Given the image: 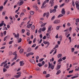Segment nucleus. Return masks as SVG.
<instances>
[{
	"mask_svg": "<svg viewBox=\"0 0 79 79\" xmlns=\"http://www.w3.org/2000/svg\"><path fill=\"white\" fill-rule=\"evenodd\" d=\"M13 55H15V57L14 58H13V60H11V61L12 62L14 61L15 60H16L17 59V56H18V55H17V54H16V52H14L13 53Z\"/></svg>",
	"mask_w": 79,
	"mask_h": 79,
	"instance_id": "obj_1",
	"label": "nucleus"
},
{
	"mask_svg": "<svg viewBox=\"0 0 79 79\" xmlns=\"http://www.w3.org/2000/svg\"><path fill=\"white\" fill-rule=\"evenodd\" d=\"M55 0H51L50 2L49 3L50 4H51V6L52 7V6H53V5H54V1Z\"/></svg>",
	"mask_w": 79,
	"mask_h": 79,
	"instance_id": "obj_2",
	"label": "nucleus"
},
{
	"mask_svg": "<svg viewBox=\"0 0 79 79\" xmlns=\"http://www.w3.org/2000/svg\"><path fill=\"white\" fill-rule=\"evenodd\" d=\"M56 9H54L52 10L51 9L50 10V13H56Z\"/></svg>",
	"mask_w": 79,
	"mask_h": 79,
	"instance_id": "obj_3",
	"label": "nucleus"
},
{
	"mask_svg": "<svg viewBox=\"0 0 79 79\" xmlns=\"http://www.w3.org/2000/svg\"><path fill=\"white\" fill-rule=\"evenodd\" d=\"M23 3H24L23 1H21L20 2H18L17 3L18 5H19V6H21L22 5Z\"/></svg>",
	"mask_w": 79,
	"mask_h": 79,
	"instance_id": "obj_4",
	"label": "nucleus"
},
{
	"mask_svg": "<svg viewBox=\"0 0 79 79\" xmlns=\"http://www.w3.org/2000/svg\"><path fill=\"white\" fill-rule=\"evenodd\" d=\"M40 31H42L43 32H44L46 30V28L44 27L43 28H41L39 29Z\"/></svg>",
	"mask_w": 79,
	"mask_h": 79,
	"instance_id": "obj_5",
	"label": "nucleus"
},
{
	"mask_svg": "<svg viewBox=\"0 0 79 79\" xmlns=\"http://www.w3.org/2000/svg\"><path fill=\"white\" fill-rule=\"evenodd\" d=\"M60 20H56L54 22V24H58V23H60Z\"/></svg>",
	"mask_w": 79,
	"mask_h": 79,
	"instance_id": "obj_6",
	"label": "nucleus"
},
{
	"mask_svg": "<svg viewBox=\"0 0 79 79\" xmlns=\"http://www.w3.org/2000/svg\"><path fill=\"white\" fill-rule=\"evenodd\" d=\"M34 55V53L30 52V53L27 54H26V56L27 57H28V56H30V55Z\"/></svg>",
	"mask_w": 79,
	"mask_h": 79,
	"instance_id": "obj_7",
	"label": "nucleus"
},
{
	"mask_svg": "<svg viewBox=\"0 0 79 79\" xmlns=\"http://www.w3.org/2000/svg\"><path fill=\"white\" fill-rule=\"evenodd\" d=\"M61 65H57L56 68V70H57H57H59V69H60V68H61Z\"/></svg>",
	"mask_w": 79,
	"mask_h": 79,
	"instance_id": "obj_8",
	"label": "nucleus"
},
{
	"mask_svg": "<svg viewBox=\"0 0 79 79\" xmlns=\"http://www.w3.org/2000/svg\"><path fill=\"white\" fill-rule=\"evenodd\" d=\"M20 66H23L24 64V62L23 61H20Z\"/></svg>",
	"mask_w": 79,
	"mask_h": 79,
	"instance_id": "obj_9",
	"label": "nucleus"
},
{
	"mask_svg": "<svg viewBox=\"0 0 79 79\" xmlns=\"http://www.w3.org/2000/svg\"><path fill=\"white\" fill-rule=\"evenodd\" d=\"M7 63V60H6L5 62H3L2 63H1L0 66H3V64H5Z\"/></svg>",
	"mask_w": 79,
	"mask_h": 79,
	"instance_id": "obj_10",
	"label": "nucleus"
},
{
	"mask_svg": "<svg viewBox=\"0 0 79 79\" xmlns=\"http://www.w3.org/2000/svg\"><path fill=\"white\" fill-rule=\"evenodd\" d=\"M65 11H64V9L63 8L62 9L61 13L62 15L65 14Z\"/></svg>",
	"mask_w": 79,
	"mask_h": 79,
	"instance_id": "obj_11",
	"label": "nucleus"
},
{
	"mask_svg": "<svg viewBox=\"0 0 79 79\" xmlns=\"http://www.w3.org/2000/svg\"><path fill=\"white\" fill-rule=\"evenodd\" d=\"M30 61L33 64H35V61L34 60L32 59H31L30 60Z\"/></svg>",
	"mask_w": 79,
	"mask_h": 79,
	"instance_id": "obj_12",
	"label": "nucleus"
},
{
	"mask_svg": "<svg viewBox=\"0 0 79 79\" xmlns=\"http://www.w3.org/2000/svg\"><path fill=\"white\" fill-rule=\"evenodd\" d=\"M79 77V74L77 73V76H74L73 77H72L71 78L74 79V78H77V77Z\"/></svg>",
	"mask_w": 79,
	"mask_h": 79,
	"instance_id": "obj_13",
	"label": "nucleus"
},
{
	"mask_svg": "<svg viewBox=\"0 0 79 79\" xmlns=\"http://www.w3.org/2000/svg\"><path fill=\"white\" fill-rule=\"evenodd\" d=\"M43 43L44 44H48V45H50V43H49V42L48 41H44Z\"/></svg>",
	"mask_w": 79,
	"mask_h": 79,
	"instance_id": "obj_14",
	"label": "nucleus"
},
{
	"mask_svg": "<svg viewBox=\"0 0 79 79\" xmlns=\"http://www.w3.org/2000/svg\"><path fill=\"white\" fill-rule=\"evenodd\" d=\"M61 70H59L57 71V73H56V75H58V74H60L61 73Z\"/></svg>",
	"mask_w": 79,
	"mask_h": 79,
	"instance_id": "obj_15",
	"label": "nucleus"
},
{
	"mask_svg": "<svg viewBox=\"0 0 79 79\" xmlns=\"http://www.w3.org/2000/svg\"><path fill=\"white\" fill-rule=\"evenodd\" d=\"M21 76V75H15L14 76V77H15V78H19V77Z\"/></svg>",
	"mask_w": 79,
	"mask_h": 79,
	"instance_id": "obj_16",
	"label": "nucleus"
},
{
	"mask_svg": "<svg viewBox=\"0 0 79 79\" xmlns=\"http://www.w3.org/2000/svg\"><path fill=\"white\" fill-rule=\"evenodd\" d=\"M31 50H32V49L31 48H28L27 50V52H31Z\"/></svg>",
	"mask_w": 79,
	"mask_h": 79,
	"instance_id": "obj_17",
	"label": "nucleus"
},
{
	"mask_svg": "<svg viewBox=\"0 0 79 79\" xmlns=\"http://www.w3.org/2000/svg\"><path fill=\"white\" fill-rule=\"evenodd\" d=\"M48 63V64H49V65H48V69H49V68H50L51 66H52V64H50V62H49Z\"/></svg>",
	"mask_w": 79,
	"mask_h": 79,
	"instance_id": "obj_18",
	"label": "nucleus"
},
{
	"mask_svg": "<svg viewBox=\"0 0 79 79\" xmlns=\"http://www.w3.org/2000/svg\"><path fill=\"white\" fill-rule=\"evenodd\" d=\"M51 28H52V26H50L48 27V30L47 31L48 32L49 31H51Z\"/></svg>",
	"mask_w": 79,
	"mask_h": 79,
	"instance_id": "obj_19",
	"label": "nucleus"
},
{
	"mask_svg": "<svg viewBox=\"0 0 79 79\" xmlns=\"http://www.w3.org/2000/svg\"><path fill=\"white\" fill-rule=\"evenodd\" d=\"M19 36V33H18L17 35L16 34L15 35V38H17Z\"/></svg>",
	"mask_w": 79,
	"mask_h": 79,
	"instance_id": "obj_20",
	"label": "nucleus"
},
{
	"mask_svg": "<svg viewBox=\"0 0 79 79\" xmlns=\"http://www.w3.org/2000/svg\"><path fill=\"white\" fill-rule=\"evenodd\" d=\"M49 15H50V13H49V12H48L46 13V18H48V16H49Z\"/></svg>",
	"mask_w": 79,
	"mask_h": 79,
	"instance_id": "obj_21",
	"label": "nucleus"
},
{
	"mask_svg": "<svg viewBox=\"0 0 79 79\" xmlns=\"http://www.w3.org/2000/svg\"><path fill=\"white\" fill-rule=\"evenodd\" d=\"M23 52H24V49H20L19 51L20 53H22Z\"/></svg>",
	"mask_w": 79,
	"mask_h": 79,
	"instance_id": "obj_22",
	"label": "nucleus"
},
{
	"mask_svg": "<svg viewBox=\"0 0 79 79\" xmlns=\"http://www.w3.org/2000/svg\"><path fill=\"white\" fill-rule=\"evenodd\" d=\"M47 24V23H44L43 24H42L41 25V27H44V26H45V25Z\"/></svg>",
	"mask_w": 79,
	"mask_h": 79,
	"instance_id": "obj_23",
	"label": "nucleus"
},
{
	"mask_svg": "<svg viewBox=\"0 0 79 79\" xmlns=\"http://www.w3.org/2000/svg\"><path fill=\"white\" fill-rule=\"evenodd\" d=\"M24 13L23 12H22L20 14V16L21 18H22V17H23V16H24Z\"/></svg>",
	"mask_w": 79,
	"mask_h": 79,
	"instance_id": "obj_24",
	"label": "nucleus"
},
{
	"mask_svg": "<svg viewBox=\"0 0 79 79\" xmlns=\"http://www.w3.org/2000/svg\"><path fill=\"white\" fill-rule=\"evenodd\" d=\"M54 67H55V65H52L50 68L51 69H54Z\"/></svg>",
	"mask_w": 79,
	"mask_h": 79,
	"instance_id": "obj_25",
	"label": "nucleus"
},
{
	"mask_svg": "<svg viewBox=\"0 0 79 79\" xmlns=\"http://www.w3.org/2000/svg\"><path fill=\"white\" fill-rule=\"evenodd\" d=\"M30 14L31 15H33L34 14V12L33 11H30Z\"/></svg>",
	"mask_w": 79,
	"mask_h": 79,
	"instance_id": "obj_26",
	"label": "nucleus"
},
{
	"mask_svg": "<svg viewBox=\"0 0 79 79\" xmlns=\"http://www.w3.org/2000/svg\"><path fill=\"white\" fill-rule=\"evenodd\" d=\"M7 2H8V0H6L5 1V2H4V4H3L4 6H5V5L6 4V3H7Z\"/></svg>",
	"mask_w": 79,
	"mask_h": 79,
	"instance_id": "obj_27",
	"label": "nucleus"
},
{
	"mask_svg": "<svg viewBox=\"0 0 79 79\" xmlns=\"http://www.w3.org/2000/svg\"><path fill=\"white\" fill-rule=\"evenodd\" d=\"M62 16H63V15H62V14H60L57 17L58 18H60V17H62Z\"/></svg>",
	"mask_w": 79,
	"mask_h": 79,
	"instance_id": "obj_28",
	"label": "nucleus"
},
{
	"mask_svg": "<svg viewBox=\"0 0 79 79\" xmlns=\"http://www.w3.org/2000/svg\"><path fill=\"white\" fill-rule=\"evenodd\" d=\"M2 29L3 31H5V30H8V28H7V27H3Z\"/></svg>",
	"mask_w": 79,
	"mask_h": 79,
	"instance_id": "obj_29",
	"label": "nucleus"
},
{
	"mask_svg": "<svg viewBox=\"0 0 79 79\" xmlns=\"http://www.w3.org/2000/svg\"><path fill=\"white\" fill-rule=\"evenodd\" d=\"M37 66H38L39 67H41V66H42L43 65L41 64V63H39L37 64Z\"/></svg>",
	"mask_w": 79,
	"mask_h": 79,
	"instance_id": "obj_30",
	"label": "nucleus"
},
{
	"mask_svg": "<svg viewBox=\"0 0 79 79\" xmlns=\"http://www.w3.org/2000/svg\"><path fill=\"white\" fill-rule=\"evenodd\" d=\"M46 35H47V39H49L50 38V35L49 34H46Z\"/></svg>",
	"mask_w": 79,
	"mask_h": 79,
	"instance_id": "obj_31",
	"label": "nucleus"
},
{
	"mask_svg": "<svg viewBox=\"0 0 79 79\" xmlns=\"http://www.w3.org/2000/svg\"><path fill=\"white\" fill-rule=\"evenodd\" d=\"M21 41H22V39L21 38H20L18 40V43H20V42H21Z\"/></svg>",
	"mask_w": 79,
	"mask_h": 79,
	"instance_id": "obj_32",
	"label": "nucleus"
},
{
	"mask_svg": "<svg viewBox=\"0 0 79 79\" xmlns=\"http://www.w3.org/2000/svg\"><path fill=\"white\" fill-rule=\"evenodd\" d=\"M61 56H62V54H58V55L57 56L58 58H60V57H61Z\"/></svg>",
	"mask_w": 79,
	"mask_h": 79,
	"instance_id": "obj_33",
	"label": "nucleus"
},
{
	"mask_svg": "<svg viewBox=\"0 0 79 79\" xmlns=\"http://www.w3.org/2000/svg\"><path fill=\"white\" fill-rule=\"evenodd\" d=\"M3 9V6H0V11H2V10Z\"/></svg>",
	"mask_w": 79,
	"mask_h": 79,
	"instance_id": "obj_34",
	"label": "nucleus"
},
{
	"mask_svg": "<svg viewBox=\"0 0 79 79\" xmlns=\"http://www.w3.org/2000/svg\"><path fill=\"white\" fill-rule=\"evenodd\" d=\"M58 45L57 44L56 46H55V47L53 48V49H55L56 48H58Z\"/></svg>",
	"mask_w": 79,
	"mask_h": 79,
	"instance_id": "obj_35",
	"label": "nucleus"
},
{
	"mask_svg": "<svg viewBox=\"0 0 79 79\" xmlns=\"http://www.w3.org/2000/svg\"><path fill=\"white\" fill-rule=\"evenodd\" d=\"M6 71H7V69H5V68H3V71L4 73L6 72Z\"/></svg>",
	"mask_w": 79,
	"mask_h": 79,
	"instance_id": "obj_36",
	"label": "nucleus"
},
{
	"mask_svg": "<svg viewBox=\"0 0 79 79\" xmlns=\"http://www.w3.org/2000/svg\"><path fill=\"white\" fill-rule=\"evenodd\" d=\"M60 27H61V26H57L56 27V30H58L59 29H60Z\"/></svg>",
	"mask_w": 79,
	"mask_h": 79,
	"instance_id": "obj_37",
	"label": "nucleus"
},
{
	"mask_svg": "<svg viewBox=\"0 0 79 79\" xmlns=\"http://www.w3.org/2000/svg\"><path fill=\"white\" fill-rule=\"evenodd\" d=\"M72 5L73 6H75V4L74 3V1H72Z\"/></svg>",
	"mask_w": 79,
	"mask_h": 79,
	"instance_id": "obj_38",
	"label": "nucleus"
},
{
	"mask_svg": "<svg viewBox=\"0 0 79 79\" xmlns=\"http://www.w3.org/2000/svg\"><path fill=\"white\" fill-rule=\"evenodd\" d=\"M31 29L32 30H34V29H35V26H34V25H33L31 27Z\"/></svg>",
	"mask_w": 79,
	"mask_h": 79,
	"instance_id": "obj_39",
	"label": "nucleus"
},
{
	"mask_svg": "<svg viewBox=\"0 0 79 79\" xmlns=\"http://www.w3.org/2000/svg\"><path fill=\"white\" fill-rule=\"evenodd\" d=\"M69 40L70 42H71V41H72V40H71V37H69Z\"/></svg>",
	"mask_w": 79,
	"mask_h": 79,
	"instance_id": "obj_40",
	"label": "nucleus"
},
{
	"mask_svg": "<svg viewBox=\"0 0 79 79\" xmlns=\"http://www.w3.org/2000/svg\"><path fill=\"white\" fill-rule=\"evenodd\" d=\"M13 42H14V41L13 40L10 41L9 42V44H12V43H13Z\"/></svg>",
	"mask_w": 79,
	"mask_h": 79,
	"instance_id": "obj_41",
	"label": "nucleus"
},
{
	"mask_svg": "<svg viewBox=\"0 0 79 79\" xmlns=\"http://www.w3.org/2000/svg\"><path fill=\"white\" fill-rule=\"evenodd\" d=\"M50 74H48L46 76V77H50Z\"/></svg>",
	"mask_w": 79,
	"mask_h": 79,
	"instance_id": "obj_42",
	"label": "nucleus"
},
{
	"mask_svg": "<svg viewBox=\"0 0 79 79\" xmlns=\"http://www.w3.org/2000/svg\"><path fill=\"white\" fill-rule=\"evenodd\" d=\"M38 2V5H40V0H37Z\"/></svg>",
	"mask_w": 79,
	"mask_h": 79,
	"instance_id": "obj_43",
	"label": "nucleus"
},
{
	"mask_svg": "<svg viewBox=\"0 0 79 79\" xmlns=\"http://www.w3.org/2000/svg\"><path fill=\"white\" fill-rule=\"evenodd\" d=\"M6 77H8V76H11V74H6Z\"/></svg>",
	"mask_w": 79,
	"mask_h": 79,
	"instance_id": "obj_44",
	"label": "nucleus"
},
{
	"mask_svg": "<svg viewBox=\"0 0 79 79\" xmlns=\"http://www.w3.org/2000/svg\"><path fill=\"white\" fill-rule=\"evenodd\" d=\"M74 48H71V50H72V52H74Z\"/></svg>",
	"mask_w": 79,
	"mask_h": 79,
	"instance_id": "obj_45",
	"label": "nucleus"
},
{
	"mask_svg": "<svg viewBox=\"0 0 79 79\" xmlns=\"http://www.w3.org/2000/svg\"><path fill=\"white\" fill-rule=\"evenodd\" d=\"M44 60V58L41 59L39 60V62H41V61H43Z\"/></svg>",
	"mask_w": 79,
	"mask_h": 79,
	"instance_id": "obj_46",
	"label": "nucleus"
},
{
	"mask_svg": "<svg viewBox=\"0 0 79 79\" xmlns=\"http://www.w3.org/2000/svg\"><path fill=\"white\" fill-rule=\"evenodd\" d=\"M72 76H73L72 75H69L67 76V77H72Z\"/></svg>",
	"mask_w": 79,
	"mask_h": 79,
	"instance_id": "obj_47",
	"label": "nucleus"
},
{
	"mask_svg": "<svg viewBox=\"0 0 79 79\" xmlns=\"http://www.w3.org/2000/svg\"><path fill=\"white\" fill-rule=\"evenodd\" d=\"M36 46V44H33L31 46V47H35Z\"/></svg>",
	"mask_w": 79,
	"mask_h": 79,
	"instance_id": "obj_48",
	"label": "nucleus"
},
{
	"mask_svg": "<svg viewBox=\"0 0 79 79\" xmlns=\"http://www.w3.org/2000/svg\"><path fill=\"white\" fill-rule=\"evenodd\" d=\"M7 36H6L5 37H4V41H5L6 40V39H7Z\"/></svg>",
	"mask_w": 79,
	"mask_h": 79,
	"instance_id": "obj_49",
	"label": "nucleus"
},
{
	"mask_svg": "<svg viewBox=\"0 0 79 79\" xmlns=\"http://www.w3.org/2000/svg\"><path fill=\"white\" fill-rule=\"evenodd\" d=\"M16 74H19V75H20V74H21V72H19L17 73Z\"/></svg>",
	"mask_w": 79,
	"mask_h": 79,
	"instance_id": "obj_50",
	"label": "nucleus"
},
{
	"mask_svg": "<svg viewBox=\"0 0 79 79\" xmlns=\"http://www.w3.org/2000/svg\"><path fill=\"white\" fill-rule=\"evenodd\" d=\"M45 64V61H43L42 62L41 64H42V65L43 66L44 65V64Z\"/></svg>",
	"mask_w": 79,
	"mask_h": 79,
	"instance_id": "obj_51",
	"label": "nucleus"
},
{
	"mask_svg": "<svg viewBox=\"0 0 79 79\" xmlns=\"http://www.w3.org/2000/svg\"><path fill=\"white\" fill-rule=\"evenodd\" d=\"M66 57L65 56L62 58V59L63 60H66Z\"/></svg>",
	"mask_w": 79,
	"mask_h": 79,
	"instance_id": "obj_52",
	"label": "nucleus"
},
{
	"mask_svg": "<svg viewBox=\"0 0 79 79\" xmlns=\"http://www.w3.org/2000/svg\"><path fill=\"white\" fill-rule=\"evenodd\" d=\"M79 4V1H76L75 2V5Z\"/></svg>",
	"mask_w": 79,
	"mask_h": 79,
	"instance_id": "obj_53",
	"label": "nucleus"
},
{
	"mask_svg": "<svg viewBox=\"0 0 79 79\" xmlns=\"http://www.w3.org/2000/svg\"><path fill=\"white\" fill-rule=\"evenodd\" d=\"M55 15L53 16V17H52L51 20H53L54 19H55Z\"/></svg>",
	"mask_w": 79,
	"mask_h": 79,
	"instance_id": "obj_54",
	"label": "nucleus"
},
{
	"mask_svg": "<svg viewBox=\"0 0 79 79\" xmlns=\"http://www.w3.org/2000/svg\"><path fill=\"white\" fill-rule=\"evenodd\" d=\"M76 23H79V19H76Z\"/></svg>",
	"mask_w": 79,
	"mask_h": 79,
	"instance_id": "obj_55",
	"label": "nucleus"
},
{
	"mask_svg": "<svg viewBox=\"0 0 79 79\" xmlns=\"http://www.w3.org/2000/svg\"><path fill=\"white\" fill-rule=\"evenodd\" d=\"M63 61V60L61 59H60L58 60V61L60 62V61Z\"/></svg>",
	"mask_w": 79,
	"mask_h": 79,
	"instance_id": "obj_56",
	"label": "nucleus"
},
{
	"mask_svg": "<svg viewBox=\"0 0 79 79\" xmlns=\"http://www.w3.org/2000/svg\"><path fill=\"white\" fill-rule=\"evenodd\" d=\"M3 34L4 35H5L6 34V31H5L3 32Z\"/></svg>",
	"mask_w": 79,
	"mask_h": 79,
	"instance_id": "obj_57",
	"label": "nucleus"
},
{
	"mask_svg": "<svg viewBox=\"0 0 79 79\" xmlns=\"http://www.w3.org/2000/svg\"><path fill=\"white\" fill-rule=\"evenodd\" d=\"M65 5L64 3H63V4H61L60 6V7H62V6H64Z\"/></svg>",
	"mask_w": 79,
	"mask_h": 79,
	"instance_id": "obj_58",
	"label": "nucleus"
},
{
	"mask_svg": "<svg viewBox=\"0 0 79 79\" xmlns=\"http://www.w3.org/2000/svg\"><path fill=\"white\" fill-rule=\"evenodd\" d=\"M73 73V70L70 71L69 72V74H70V73Z\"/></svg>",
	"mask_w": 79,
	"mask_h": 79,
	"instance_id": "obj_59",
	"label": "nucleus"
},
{
	"mask_svg": "<svg viewBox=\"0 0 79 79\" xmlns=\"http://www.w3.org/2000/svg\"><path fill=\"white\" fill-rule=\"evenodd\" d=\"M40 39H41L42 38V35L41 34L40 35Z\"/></svg>",
	"mask_w": 79,
	"mask_h": 79,
	"instance_id": "obj_60",
	"label": "nucleus"
},
{
	"mask_svg": "<svg viewBox=\"0 0 79 79\" xmlns=\"http://www.w3.org/2000/svg\"><path fill=\"white\" fill-rule=\"evenodd\" d=\"M36 40V38H35L33 41V43H35V41Z\"/></svg>",
	"mask_w": 79,
	"mask_h": 79,
	"instance_id": "obj_61",
	"label": "nucleus"
},
{
	"mask_svg": "<svg viewBox=\"0 0 79 79\" xmlns=\"http://www.w3.org/2000/svg\"><path fill=\"white\" fill-rule=\"evenodd\" d=\"M78 53V51H77L74 52V55L77 54Z\"/></svg>",
	"mask_w": 79,
	"mask_h": 79,
	"instance_id": "obj_62",
	"label": "nucleus"
},
{
	"mask_svg": "<svg viewBox=\"0 0 79 79\" xmlns=\"http://www.w3.org/2000/svg\"><path fill=\"white\" fill-rule=\"evenodd\" d=\"M15 64V62H13L11 64V66H13V65H14V64Z\"/></svg>",
	"mask_w": 79,
	"mask_h": 79,
	"instance_id": "obj_63",
	"label": "nucleus"
},
{
	"mask_svg": "<svg viewBox=\"0 0 79 79\" xmlns=\"http://www.w3.org/2000/svg\"><path fill=\"white\" fill-rule=\"evenodd\" d=\"M4 24H3V23H0V27H2V26H3Z\"/></svg>",
	"mask_w": 79,
	"mask_h": 79,
	"instance_id": "obj_64",
	"label": "nucleus"
}]
</instances>
